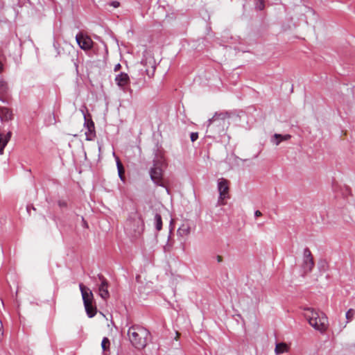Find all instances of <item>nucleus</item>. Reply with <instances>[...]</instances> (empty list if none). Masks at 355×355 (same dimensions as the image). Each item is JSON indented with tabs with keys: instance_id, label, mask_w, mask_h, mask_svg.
I'll list each match as a JSON object with an SVG mask.
<instances>
[{
	"instance_id": "obj_30",
	"label": "nucleus",
	"mask_w": 355,
	"mask_h": 355,
	"mask_svg": "<svg viewBox=\"0 0 355 355\" xmlns=\"http://www.w3.org/2000/svg\"><path fill=\"white\" fill-rule=\"evenodd\" d=\"M217 259L218 262H220L222 261V257L220 256H218Z\"/></svg>"
},
{
	"instance_id": "obj_24",
	"label": "nucleus",
	"mask_w": 355,
	"mask_h": 355,
	"mask_svg": "<svg viewBox=\"0 0 355 355\" xmlns=\"http://www.w3.org/2000/svg\"><path fill=\"white\" fill-rule=\"evenodd\" d=\"M178 232L182 236L187 235L189 233V230L188 227L183 225L182 227L178 229Z\"/></svg>"
},
{
	"instance_id": "obj_25",
	"label": "nucleus",
	"mask_w": 355,
	"mask_h": 355,
	"mask_svg": "<svg viewBox=\"0 0 355 355\" xmlns=\"http://www.w3.org/2000/svg\"><path fill=\"white\" fill-rule=\"evenodd\" d=\"M190 137H191V141L193 142V141H196L198 139V132H192L191 134Z\"/></svg>"
},
{
	"instance_id": "obj_31",
	"label": "nucleus",
	"mask_w": 355,
	"mask_h": 355,
	"mask_svg": "<svg viewBox=\"0 0 355 355\" xmlns=\"http://www.w3.org/2000/svg\"><path fill=\"white\" fill-rule=\"evenodd\" d=\"M2 68H3V64L2 63L0 62V72L2 70Z\"/></svg>"
},
{
	"instance_id": "obj_18",
	"label": "nucleus",
	"mask_w": 355,
	"mask_h": 355,
	"mask_svg": "<svg viewBox=\"0 0 355 355\" xmlns=\"http://www.w3.org/2000/svg\"><path fill=\"white\" fill-rule=\"evenodd\" d=\"M155 227L157 230L159 231L162 228V220L160 214H156L155 216Z\"/></svg>"
},
{
	"instance_id": "obj_28",
	"label": "nucleus",
	"mask_w": 355,
	"mask_h": 355,
	"mask_svg": "<svg viewBox=\"0 0 355 355\" xmlns=\"http://www.w3.org/2000/svg\"><path fill=\"white\" fill-rule=\"evenodd\" d=\"M255 216L259 217L262 215L261 212L259 210H257L254 213Z\"/></svg>"
},
{
	"instance_id": "obj_13",
	"label": "nucleus",
	"mask_w": 355,
	"mask_h": 355,
	"mask_svg": "<svg viewBox=\"0 0 355 355\" xmlns=\"http://www.w3.org/2000/svg\"><path fill=\"white\" fill-rule=\"evenodd\" d=\"M11 135V132H8L6 135L0 134V155H3V149L10 139Z\"/></svg>"
},
{
	"instance_id": "obj_20",
	"label": "nucleus",
	"mask_w": 355,
	"mask_h": 355,
	"mask_svg": "<svg viewBox=\"0 0 355 355\" xmlns=\"http://www.w3.org/2000/svg\"><path fill=\"white\" fill-rule=\"evenodd\" d=\"M355 315V310L354 309H349L347 312H346V314H345V317H346V323H349V322H351L354 317Z\"/></svg>"
},
{
	"instance_id": "obj_19",
	"label": "nucleus",
	"mask_w": 355,
	"mask_h": 355,
	"mask_svg": "<svg viewBox=\"0 0 355 355\" xmlns=\"http://www.w3.org/2000/svg\"><path fill=\"white\" fill-rule=\"evenodd\" d=\"M116 165H117L119 178H121V180H124V177H123L124 168H123V164H121V162H120L119 159H117Z\"/></svg>"
},
{
	"instance_id": "obj_29",
	"label": "nucleus",
	"mask_w": 355,
	"mask_h": 355,
	"mask_svg": "<svg viewBox=\"0 0 355 355\" xmlns=\"http://www.w3.org/2000/svg\"><path fill=\"white\" fill-rule=\"evenodd\" d=\"M180 336V334L178 331H175V339L178 340Z\"/></svg>"
},
{
	"instance_id": "obj_9",
	"label": "nucleus",
	"mask_w": 355,
	"mask_h": 355,
	"mask_svg": "<svg viewBox=\"0 0 355 355\" xmlns=\"http://www.w3.org/2000/svg\"><path fill=\"white\" fill-rule=\"evenodd\" d=\"M79 288L81 291L83 300L84 304L93 302L94 295L92 292L87 288H86L83 284H79Z\"/></svg>"
},
{
	"instance_id": "obj_21",
	"label": "nucleus",
	"mask_w": 355,
	"mask_h": 355,
	"mask_svg": "<svg viewBox=\"0 0 355 355\" xmlns=\"http://www.w3.org/2000/svg\"><path fill=\"white\" fill-rule=\"evenodd\" d=\"M8 90V83L4 80H0V94H5Z\"/></svg>"
},
{
	"instance_id": "obj_1",
	"label": "nucleus",
	"mask_w": 355,
	"mask_h": 355,
	"mask_svg": "<svg viewBox=\"0 0 355 355\" xmlns=\"http://www.w3.org/2000/svg\"><path fill=\"white\" fill-rule=\"evenodd\" d=\"M230 115L227 112L216 113L208 121L207 133L212 138L225 135L230 125Z\"/></svg>"
},
{
	"instance_id": "obj_8",
	"label": "nucleus",
	"mask_w": 355,
	"mask_h": 355,
	"mask_svg": "<svg viewBox=\"0 0 355 355\" xmlns=\"http://www.w3.org/2000/svg\"><path fill=\"white\" fill-rule=\"evenodd\" d=\"M128 225L130 227L132 226L133 230L137 234H141L144 231V223L143 218H141V215L137 213L135 214L134 221L132 222L131 220H130Z\"/></svg>"
},
{
	"instance_id": "obj_6",
	"label": "nucleus",
	"mask_w": 355,
	"mask_h": 355,
	"mask_svg": "<svg viewBox=\"0 0 355 355\" xmlns=\"http://www.w3.org/2000/svg\"><path fill=\"white\" fill-rule=\"evenodd\" d=\"M76 40L78 46L82 49L89 50L92 48L93 41L89 36L85 35L83 33H79L76 35Z\"/></svg>"
},
{
	"instance_id": "obj_16",
	"label": "nucleus",
	"mask_w": 355,
	"mask_h": 355,
	"mask_svg": "<svg viewBox=\"0 0 355 355\" xmlns=\"http://www.w3.org/2000/svg\"><path fill=\"white\" fill-rule=\"evenodd\" d=\"M288 351V346L285 343H277L275 352L276 354H281Z\"/></svg>"
},
{
	"instance_id": "obj_7",
	"label": "nucleus",
	"mask_w": 355,
	"mask_h": 355,
	"mask_svg": "<svg viewBox=\"0 0 355 355\" xmlns=\"http://www.w3.org/2000/svg\"><path fill=\"white\" fill-rule=\"evenodd\" d=\"M302 267L305 272L312 270L314 267V261L311 251L309 248L304 250V259Z\"/></svg>"
},
{
	"instance_id": "obj_4",
	"label": "nucleus",
	"mask_w": 355,
	"mask_h": 355,
	"mask_svg": "<svg viewBox=\"0 0 355 355\" xmlns=\"http://www.w3.org/2000/svg\"><path fill=\"white\" fill-rule=\"evenodd\" d=\"M164 163V157L162 155H157L153 160V167L150 170L151 180L157 185L162 186V166Z\"/></svg>"
},
{
	"instance_id": "obj_22",
	"label": "nucleus",
	"mask_w": 355,
	"mask_h": 355,
	"mask_svg": "<svg viewBox=\"0 0 355 355\" xmlns=\"http://www.w3.org/2000/svg\"><path fill=\"white\" fill-rule=\"evenodd\" d=\"M255 8L257 10H262L265 8V3L263 0H256Z\"/></svg>"
},
{
	"instance_id": "obj_11",
	"label": "nucleus",
	"mask_w": 355,
	"mask_h": 355,
	"mask_svg": "<svg viewBox=\"0 0 355 355\" xmlns=\"http://www.w3.org/2000/svg\"><path fill=\"white\" fill-rule=\"evenodd\" d=\"M115 82L119 87L124 89L130 83L129 76L126 73L121 72L115 77Z\"/></svg>"
},
{
	"instance_id": "obj_14",
	"label": "nucleus",
	"mask_w": 355,
	"mask_h": 355,
	"mask_svg": "<svg viewBox=\"0 0 355 355\" xmlns=\"http://www.w3.org/2000/svg\"><path fill=\"white\" fill-rule=\"evenodd\" d=\"M1 120L10 121L12 119V112L8 108L3 107L0 110Z\"/></svg>"
},
{
	"instance_id": "obj_15",
	"label": "nucleus",
	"mask_w": 355,
	"mask_h": 355,
	"mask_svg": "<svg viewBox=\"0 0 355 355\" xmlns=\"http://www.w3.org/2000/svg\"><path fill=\"white\" fill-rule=\"evenodd\" d=\"M85 311L87 312V315L89 318L94 317L96 313V307L93 305V302L84 304Z\"/></svg>"
},
{
	"instance_id": "obj_12",
	"label": "nucleus",
	"mask_w": 355,
	"mask_h": 355,
	"mask_svg": "<svg viewBox=\"0 0 355 355\" xmlns=\"http://www.w3.org/2000/svg\"><path fill=\"white\" fill-rule=\"evenodd\" d=\"M99 279L101 280V284L98 288L99 295L103 299L107 300L110 297V293L107 290L108 283L103 276H99Z\"/></svg>"
},
{
	"instance_id": "obj_10",
	"label": "nucleus",
	"mask_w": 355,
	"mask_h": 355,
	"mask_svg": "<svg viewBox=\"0 0 355 355\" xmlns=\"http://www.w3.org/2000/svg\"><path fill=\"white\" fill-rule=\"evenodd\" d=\"M85 125L87 128L85 132L86 139L88 141L93 140L96 137L94 123L92 120H86Z\"/></svg>"
},
{
	"instance_id": "obj_3",
	"label": "nucleus",
	"mask_w": 355,
	"mask_h": 355,
	"mask_svg": "<svg viewBox=\"0 0 355 355\" xmlns=\"http://www.w3.org/2000/svg\"><path fill=\"white\" fill-rule=\"evenodd\" d=\"M304 316L309 323L315 330L322 333L326 331L328 328V319L323 313H319L313 309H306L305 310Z\"/></svg>"
},
{
	"instance_id": "obj_26",
	"label": "nucleus",
	"mask_w": 355,
	"mask_h": 355,
	"mask_svg": "<svg viewBox=\"0 0 355 355\" xmlns=\"http://www.w3.org/2000/svg\"><path fill=\"white\" fill-rule=\"evenodd\" d=\"M111 5L114 6V8H117L119 6V2L118 1H113L112 2Z\"/></svg>"
},
{
	"instance_id": "obj_27",
	"label": "nucleus",
	"mask_w": 355,
	"mask_h": 355,
	"mask_svg": "<svg viewBox=\"0 0 355 355\" xmlns=\"http://www.w3.org/2000/svg\"><path fill=\"white\" fill-rule=\"evenodd\" d=\"M121 64H117L115 65L114 69L115 71H119L121 69Z\"/></svg>"
},
{
	"instance_id": "obj_23",
	"label": "nucleus",
	"mask_w": 355,
	"mask_h": 355,
	"mask_svg": "<svg viewBox=\"0 0 355 355\" xmlns=\"http://www.w3.org/2000/svg\"><path fill=\"white\" fill-rule=\"evenodd\" d=\"M110 346V340L107 338H104L101 343V347L104 351L107 350Z\"/></svg>"
},
{
	"instance_id": "obj_2",
	"label": "nucleus",
	"mask_w": 355,
	"mask_h": 355,
	"mask_svg": "<svg viewBox=\"0 0 355 355\" xmlns=\"http://www.w3.org/2000/svg\"><path fill=\"white\" fill-rule=\"evenodd\" d=\"M128 336L132 345L137 349H144L150 336V332L139 325H133L128 331Z\"/></svg>"
},
{
	"instance_id": "obj_17",
	"label": "nucleus",
	"mask_w": 355,
	"mask_h": 355,
	"mask_svg": "<svg viewBox=\"0 0 355 355\" xmlns=\"http://www.w3.org/2000/svg\"><path fill=\"white\" fill-rule=\"evenodd\" d=\"M291 138V135H286L284 136H282V135H279V134H275L274 135V140H273V142L276 144V145H278L283 140H287L288 139Z\"/></svg>"
},
{
	"instance_id": "obj_5",
	"label": "nucleus",
	"mask_w": 355,
	"mask_h": 355,
	"mask_svg": "<svg viewBox=\"0 0 355 355\" xmlns=\"http://www.w3.org/2000/svg\"><path fill=\"white\" fill-rule=\"evenodd\" d=\"M218 190L219 192L218 203L220 205H225L224 200L230 198L229 181L224 178H220L218 181Z\"/></svg>"
}]
</instances>
